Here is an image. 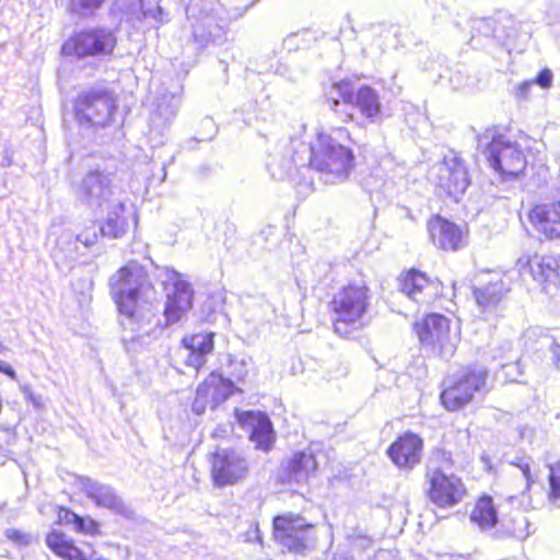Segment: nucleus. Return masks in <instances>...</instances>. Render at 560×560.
Here are the masks:
<instances>
[{
  "mask_svg": "<svg viewBox=\"0 0 560 560\" xmlns=\"http://www.w3.org/2000/svg\"><path fill=\"white\" fill-rule=\"evenodd\" d=\"M350 143V132L343 127L317 130L308 147L300 144L303 150H295L291 159L284 162L279 176L290 175L293 166H310L320 173L326 183H342L354 166Z\"/></svg>",
  "mask_w": 560,
  "mask_h": 560,
  "instance_id": "obj_1",
  "label": "nucleus"
},
{
  "mask_svg": "<svg viewBox=\"0 0 560 560\" xmlns=\"http://www.w3.org/2000/svg\"><path fill=\"white\" fill-rule=\"evenodd\" d=\"M112 296L122 318L120 324L131 331L140 327L139 302L148 301L153 285L145 269L137 261H129L109 280Z\"/></svg>",
  "mask_w": 560,
  "mask_h": 560,
  "instance_id": "obj_2",
  "label": "nucleus"
},
{
  "mask_svg": "<svg viewBox=\"0 0 560 560\" xmlns=\"http://www.w3.org/2000/svg\"><path fill=\"white\" fill-rule=\"evenodd\" d=\"M330 305L335 331L349 337L368 324L370 290L364 284L349 283L335 293Z\"/></svg>",
  "mask_w": 560,
  "mask_h": 560,
  "instance_id": "obj_3",
  "label": "nucleus"
},
{
  "mask_svg": "<svg viewBox=\"0 0 560 560\" xmlns=\"http://www.w3.org/2000/svg\"><path fill=\"white\" fill-rule=\"evenodd\" d=\"M480 148L490 167L503 179L517 178L525 170L527 160L522 147L494 129L486 130L478 137Z\"/></svg>",
  "mask_w": 560,
  "mask_h": 560,
  "instance_id": "obj_4",
  "label": "nucleus"
},
{
  "mask_svg": "<svg viewBox=\"0 0 560 560\" xmlns=\"http://www.w3.org/2000/svg\"><path fill=\"white\" fill-rule=\"evenodd\" d=\"M421 345L434 354L450 359L454 355L460 340L459 327L440 314L428 315L415 325Z\"/></svg>",
  "mask_w": 560,
  "mask_h": 560,
  "instance_id": "obj_5",
  "label": "nucleus"
},
{
  "mask_svg": "<svg viewBox=\"0 0 560 560\" xmlns=\"http://www.w3.org/2000/svg\"><path fill=\"white\" fill-rule=\"evenodd\" d=\"M340 100L346 105H353L361 116L370 124L380 122L384 118V110L378 93L371 86L363 85L354 91L351 83L340 81L331 86L329 92L330 108L338 113Z\"/></svg>",
  "mask_w": 560,
  "mask_h": 560,
  "instance_id": "obj_6",
  "label": "nucleus"
},
{
  "mask_svg": "<svg viewBox=\"0 0 560 560\" xmlns=\"http://www.w3.org/2000/svg\"><path fill=\"white\" fill-rule=\"evenodd\" d=\"M487 377L488 371L482 366L469 365L462 369L441 393L443 406L451 411L463 408L485 387Z\"/></svg>",
  "mask_w": 560,
  "mask_h": 560,
  "instance_id": "obj_7",
  "label": "nucleus"
},
{
  "mask_svg": "<svg viewBox=\"0 0 560 560\" xmlns=\"http://www.w3.org/2000/svg\"><path fill=\"white\" fill-rule=\"evenodd\" d=\"M74 108L81 125L104 127L110 121L116 104L108 91L91 89L78 96Z\"/></svg>",
  "mask_w": 560,
  "mask_h": 560,
  "instance_id": "obj_8",
  "label": "nucleus"
},
{
  "mask_svg": "<svg viewBox=\"0 0 560 560\" xmlns=\"http://www.w3.org/2000/svg\"><path fill=\"white\" fill-rule=\"evenodd\" d=\"M166 302L164 317L167 325L178 323L192 307L194 290L183 275L174 269L164 272Z\"/></svg>",
  "mask_w": 560,
  "mask_h": 560,
  "instance_id": "obj_9",
  "label": "nucleus"
},
{
  "mask_svg": "<svg viewBox=\"0 0 560 560\" xmlns=\"http://www.w3.org/2000/svg\"><path fill=\"white\" fill-rule=\"evenodd\" d=\"M313 525L299 514L287 513L273 520L276 540L291 552L301 553L314 541Z\"/></svg>",
  "mask_w": 560,
  "mask_h": 560,
  "instance_id": "obj_10",
  "label": "nucleus"
},
{
  "mask_svg": "<svg viewBox=\"0 0 560 560\" xmlns=\"http://www.w3.org/2000/svg\"><path fill=\"white\" fill-rule=\"evenodd\" d=\"M430 179L456 200L469 186L467 167L457 153L451 151L429 173Z\"/></svg>",
  "mask_w": 560,
  "mask_h": 560,
  "instance_id": "obj_11",
  "label": "nucleus"
},
{
  "mask_svg": "<svg viewBox=\"0 0 560 560\" xmlns=\"http://www.w3.org/2000/svg\"><path fill=\"white\" fill-rule=\"evenodd\" d=\"M428 498L439 508H453L462 502L467 493L463 480L442 468H432L427 472Z\"/></svg>",
  "mask_w": 560,
  "mask_h": 560,
  "instance_id": "obj_12",
  "label": "nucleus"
},
{
  "mask_svg": "<svg viewBox=\"0 0 560 560\" xmlns=\"http://www.w3.org/2000/svg\"><path fill=\"white\" fill-rule=\"evenodd\" d=\"M249 464L242 452L219 448L211 457V477L217 487L235 485L246 478Z\"/></svg>",
  "mask_w": 560,
  "mask_h": 560,
  "instance_id": "obj_13",
  "label": "nucleus"
},
{
  "mask_svg": "<svg viewBox=\"0 0 560 560\" xmlns=\"http://www.w3.org/2000/svg\"><path fill=\"white\" fill-rule=\"evenodd\" d=\"M521 273L528 271L533 280L547 294H553L560 288V262L551 255H534L521 257L516 261Z\"/></svg>",
  "mask_w": 560,
  "mask_h": 560,
  "instance_id": "obj_14",
  "label": "nucleus"
},
{
  "mask_svg": "<svg viewBox=\"0 0 560 560\" xmlns=\"http://www.w3.org/2000/svg\"><path fill=\"white\" fill-rule=\"evenodd\" d=\"M77 196L95 210L103 209L104 206L119 198L109 175L98 170L89 172L82 178L77 187Z\"/></svg>",
  "mask_w": 560,
  "mask_h": 560,
  "instance_id": "obj_15",
  "label": "nucleus"
},
{
  "mask_svg": "<svg viewBox=\"0 0 560 560\" xmlns=\"http://www.w3.org/2000/svg\"><path fill=\"white\" fill-rule=\"evenodd\" d=\"M233 390L234 384L231 380L212 372L198 386L191 409L195 413L202 415L208 407L214 409L224 402Z\"/></svg>",
  "mask_w": 560,
  "mask_h": 560,
  "instance_id": "obj_16",
  "label": "nucleus"
},
{
  "mask_svg": "<svg viewBox=\"0 0 560 560\" xmlns=\"http://www.w3.org/2000/svg\"><path fill=\"white\" fill-rule=\"evenodd\" d=\"M74 485L91 499L95 505L108 509L115 514L126 517L131 516V510L110 486L84 476H75Z\"/></svg>",
  "mask_w": 560,
  "mask_h": 560,
  "instance_id": "obj_17",
  "label": "nucleus"
},
{
  "mask_svg": "<svg viewBox=\"0 0 560 560\" xmlns=\"http://www.w3.org/2000/svg\"><path fill=\"white\" fill-rule=\"evenodd\" d=\"M319 444H311L305 451L298 452L288 460L283 466L280 474L282 482L288 483H304L317 470L320 458Z\"/></svg>",
  "mask_w": 560,
  "mask_h": 560,
  "instance_id": "obj_18",
  "label": "nucleus"
},
{
  "mask_svg": "<svg viewBox=\"0 0 560 560\" xmlns=\"http://www.w3.org/2000/svg\"><path fill=\"white\" fill-rule=\"evenodd\" d=\"M399 289L418 304H432L443 294V284L438 279H430L425 273L410 270L399 278Z\"/></svg>",
  "mask_w": 560,
  "mask_h": 560,
  "instance_id": "obj_19",
  "label": "nucleus"
},
{
  "mask_svg": "<svg viewBox=\"0 0 560 560\" xmlns=\"http://www.w3.org/2000/svg\"><path fill=\"white\" fill-rule=\"evenodd\" d=\"M116 46V37L110 31L92 30L82 32L65 45L72 48L79 57L109 55Z\"/></svg>",
  "mask_w": 560,
  "mask_h": 560,
  "instance_id": "obj_20",
  "label": "nucleus"
},
{
  "mask_svg": "<svg viewBox=\"0 0 560 560\" xmlns=\"http://www.w3.org/2000/svg\"><path fill=\"white\" fill-rule=\"evenodd\" d=\"M238 424L250 431V440L256 447L265 452L271 448L275 440L272 423L268 416L260 411H238L235 412Z\"/></svg>",
  "mask_w": 560,
  "mask_h": 560,
  "instance_id": "obj_21",
  "label": "nucleus"
},
{
  "mask_svg": "<svg viewBox=\"0 0 560 560\" xmlns=\"http://www.w3.org/2000/svg\"><path fill=\"white\" fill-rule=\"evenodd\" d=\"M423 442L412 432L399 436L388 448L387 454L400 468H412L421 460Z\"/></svg>",
  "mask_w": 560,
  "mask_h": 560,
  "instance_id": "obj_22",
  "label": "nucleus"
},
{
  "mask_svg": "<svg viewBox=\"0 0 560 560\" xmlns=\"http://www.w3.org/2000/svg\"><path fill=\"white\" fill-rule=\"evenodd\" d=\"M98 210L105 213L104 221L101 225V233L103 236L120 238L127 233L129 228V217L135 213L126 207L120 197Z\"/></svg>",
  "mask_w": 560,
  "mask_h": 560,
  "instance_id": "obj_23",
  "label": "nucleus"
},
{
  "mask_svg": "<svg viewBox=\"0 0 560 560\" xmlns=\"http://www.w3.org/2000/svg\"><path fill=\"white\" fill-rule=\"evenodd\" d=\"M182 343V357L185 364L198 371L206 364L207 355L213 350V334L200 332L185 337Z\"/></svg>",
  "mask_w": 560,
  "mask_h": 560,
  "instance_id": "obj_24",
  "label": "nucleus"
},
{
  "mask_svg": "<svg viewBox=\"0 0 560 560\" xmlns=\"http://www.w3.org/2000/svg\"><path fill=\"white\" fill-rule=\"evenodd\" d=\"M428 230L432 242L444 250H456L462 246L463 232L454 223L442 219L432 218L428 223Z\"/></svg>",
  "mask_w": 560,
  "mask_h": 560,
  "instance_id": "obj_25",
  "label": "nucleus"
},
{
  "mask_svg": "<svg viewBox=\"0 0 560 560\" xmlns=\"http://www.w3.org/2000/svg\"><path fill=\"white\" fill-rule=\"evenodd\" d=\"M529 221L538 232L547 237L560 236V201L537 205L529 212Z\"/></svg>",
  "mask_w": 560,
  "mask_h": 560,
  "instance_id": "obj_26",
  "label": "nucleus"
},
{
  "mask_svg": "<svg viewBox=\"0 0 560 560\" xmlns=\"http://www.w3.org/2000/svg\"><path fill=\"white\" fill-rule=\"evenodd\" d=\"M182 103V88L163 90L159 93L155 109L151 116V122L156 128H164L177 115Z\"/></svg>",
  "mask_w": 560,
  "mask_h": 560,
  "instance_id": "obj_27",
  "label": "nucleus"
},
{
  "mask_svg": "<svg viewBox=\"0 0 560 560\" xmlns=\"http://www.w3.org/2000/svg\"><path fill=\"white\" fill-rule=\"evenodd\" d=\"M470 521L481 530H488L498 523V513L490 497H482L470 514Z\"/></svg>",
  "mask_w": 560,
  "mask_h": 560,
  "instance_id": "obj_28",
  "label": "nucleus"
},
{
  "mask_svg": "<svg viewBox=\"0 0 560 560\" xmlns=\"http://www.w3.org/2000/svg\"><path fill=\"white\" fill-rule=\"evenodd\" d=\"M506 291L508 288L504 281L501 278H497L487 285L475 289L474 295L478 305L486 310L494 307Z\"/></svg>",
  "mask_w": 560,
  "mask_h": 560,
  "instance_id": "obj_29",
  "label": "nucleus"
},
{
  "mask_svg": "<svg viewBox=\"0 0 560 560\" xmlns=\"http://www.w3.org/2000/svg\"><path fill=\"white\" fill-rule=\"evenodd\" d=\"M58 523L70 525L77 533L95 536L100 533L98 524L91 517H82L67 508H59L57 513Z\"/></svg>",
  "mask_w": 560,
  "mask_h": 560,
  "instance_id": "obj_30",
  "label": "nucleus"
},
{
  "mask_svg": "<svg viewBox=\"0 0 560 560\" xmlns=\"http://www.w3.org/2000/svg\"><path fill=\"white\" fill-rule=\"evenodd\" d=\"M46 544L51 551L66 560H75L80 556V549L63 533L51 530L46 537Z\"/></svg>",
  "mask_w": 560,
  "mask_h": 560,
  "instance_id": "obj_31",
  "label": "nucleus"
},
{
  "mask_svg": "<svg viewBox=\"0 0 560 560\" xmlns=\"http://www.w3.org/2000/svg\"><path fill=\"white\" fill-rule=\"evenodd\" d=\"M549 469L548 483V499L557 506H560V462L547 463Z\"/></svg>",
  "mask_w": 560,
  "mask_h": 560,
  "instance_id": "obj_32",
  "label": "nucleus"
},
{
  "mask_svg": "<svg viewBox=\"0 0 560 560\" xmlns=\"http://www.w3.org/2000/svg\"><path fill=\"white\" fill-rule=\"evenodd\" d=\"M103 2L104 0H70L69 11L80 18H88L93 15Z\"/></svg>",
  "mask_w": 560,
  "mask_h": 560,
  "instance_id": "obj_33",
  "label": "nucleus"
},
{
  "mask_svg": "<svg viewBox=\"0 0 560 560\" xmlns=\"http://www.w3.org/2000/svg\"><path fill=\"white\" fill-rule=\"evenodd\" d=\"M142 0H116V8L118 11L124 13L130 20H141L145 18V13L142 10Z\"/></svg>",
  "mask_w": 560,
  "mask_h": 560,
  "instance_id": "obj_34",
  "label": "nucleus"
},
{
  "mask_svg": "<svg viewBox=\"0 0 560 560\" xmlns=\"http://www.w3.org/2000/svg\"><path fill=\"white\" fill-rule=\"evenodd\" d=\"M100 234H102L101 226H98L95 221H90L82 231L77 233L75 240L84 246L90 247L97 242Z\"/></svg>",
  "mask_w": 560,
  "mask_h": 560,
  "instance_id": "obj_35",
  "label": "nucleus"
},
{
  "mask_svg": "<svg viewBox=\"0 0 560 560\" xmlns=\"http://www.w3.org/2000/svg\"><path fill=\"white\" fill-rule=\"evenodd\" d=\"M4 536L7 539H9L19 547L28 546L33 540V536L31 534L18 528L5 529Z\"/></svg>",
  "mask_w": 560,
  "mask_h": 560,
  "instance_id": "obj_36",
  "label": "nucleus"
},
{
  "mask_svg": "<svg viewBox=\"0 0 560 560\" xmlns=\"http://www.w3.org/2000/svg\"><path fill=\"white\" fill-rule=\"evenodd\" d=\"M230 374L236 380H243L247 375V362L244 358L230 357Z\"/></svg>",
  "mask_w": 560,
  "mask_h": 560,
  "instance_id": "obj_37",
  "label": "nucleus"
},
{
  "mask_svg": "<svg viewBox=\"0 0 560 560\" xmlns=\"http://www.w3.org/2000/svg\"><path fill=\"white\" fill-rule=\"evenodd\" d=\"M515 465L520 469V471L522 472V476L524 477L525 482H526L525 483L524 492L525 491H529L532 485L537 479V476L533 475V472H532V467H530L529 459L528 458H521L518 460V463H516Z\"/></svg>",
  "mask_w": 560,
  "mask_h": 560,
  "instance_id": "obj_38",
  "label": "nucleus"
},
{
  "mask_svg": "<svg viewBox=\"0 0 560 560\" xmlns=\"http://www.w3.org/2000/svg\"><path fill=\"white\" fill-rule=\"evenodd\" d=\"M552 72L549 69L541 70L538 75L533 80L534 84L542 89H549L552 85Z\"/></svg>",
  "mask_w": 560,
  "mask_h": 560,
  "instance_id": "obj_39",
  "label": "nucleus"
},
{
  "mask_svg": "<svg viewBox=\"0 0 560 560\" xmlns=\"http://www.w3.org/2000/svg\"><path fill=\"white\" fill-rule=\"evenodd\" d=\"M15 441V434L10 429H0V453L5 452Z\"/></svg>",
  "mask_w": 560,
  "mask_h": 560,
  "instance_id": "obj_40",
  "label": "nucleus"
},
{
  "mask_svg": "<svg viewBox=\"0 0 560 560\" xmlns=\"http://www.w3.org/2000/svg\"><path fill=\"white\" fill-rule=\"evenodd\" d=\"M72 237L73 234L70 231H63L60 237L56 241L57 249L61 252H71V249L68 247H71L73 245Z\"/></svg>",
  "mask_w": 560,
  "mask_h": 560,
  "instance_id": "obj_41",
  "label": "nucleus"
},
{
  "mask_svg": "<svg viewBox=\"0 0 560 560\" xmlns=\"http://www.w3.org/2000/svg\"><path fill=\"white\" fill-rule=\"evenodd\" d=\"M533 85H534V81H532V80H527V81L520 83L515 88V92H514L515 97L518 100H526L529 95V92H530V89Z\"/></svg>",
  "mask_w": 560,
  "mask_h": 560,
  "instance_id": "obj_42",
  "label": "nucleus"
},
{
  "mask_svg": "<svg viewBox=\"0 0 560 560\" xmlns=\"http://www.w3.org/2000/svg\"><path fill=\"white\" fill-rule=\"evenodd\" d=\"M550 352L552 354V361L558 366L560 363V345L557 343L555 340L550 343Z\"/></svg>",
  "mask_w": 560,
  "mask_h": 560,
  "instance_id": "obj_43",
  "label": "nucleus"
},
{
  "mask_svg": "<svg viewBox=\"0 0 560 560\" xmlns=\"http://www.w3.org/2000/svg\"><path fill=\"white\" fill-rule=\"evenodd\" d=\"M0 372L4 373L5 375L11 377L12 380L16 378V373L12 369V366H10L9 364H5V363H3L1 361H0Z\"/></svg>",
  "mask_w": 560,
  "mask_h": 560,
  "instance_id": "obj_44",
  "label": "nucleus"
},
{
  "mask_svg": "<svg viewBox=\"0 0 560 560\" xmlns=\"http://www.w3.org/2000/svg\"><path fill=\"white\" fill-rule=\"evenodd\" d=\"M351 119H352V115H351V114H349V113H346V114H345V117H342V120H343V121H349V120H351Z\"/></svg>",
  "mask_w": 560,
  "mask_h": 560,
  "instance_id": "obj_45",
  "label": "nucleus"
},
{
  "mask_svg": "<svg viewBox=\"0 0 560 560\" xmlns=\"http://www.w3.org/2000/svg\"><path fill=\"white\" fill-rule=\"evenodd\" d=\"M8 350V348L3 345V342L0 340V353H3Z\"/></svg>",
  "mask_w": 560,
  "mask_h": 560,
  "instance_id": "obj_46",
  "label": "nucleus"
},
{
  "mask_svg": "<svg viewBox=\"0 0 560 560\" xmlns=\"http://www.w3.org/2000/svg\"><path fill=\"white\" fill-rule=\"evenodd\" d=\"M513 534H514L515 536H518V537H522V536H523V534H522V533H518L516 529L514 530V533H513Z\"/></svg>",
  "mask_w": 560,
  "mask_h": 560,
  "instance_id": "obj_47",
  "label": "nucleus"
},
{
  "mask_svg": "<svg viewBox=\"0 0 560 560\" xmlns=\"http://www.w3.org/2000/svg\"><path fill=\"white\" fill-rule=\"evenodd\" d=\"M522 523L527 524V521L524 517H522Z\"/></svg>",
  "mask_w": 560,
  "mask_h": 560,
  "instance_id": "obj_48",
  "label": "nucleus"
}]
</instances>
